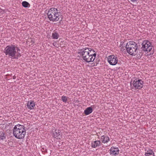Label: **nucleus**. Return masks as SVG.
Listing matches in <instances>:
<instances>
[{
    "mask_svg": "<svg viewBox=\"0 0 156 156\" xmlns=\"http://www.w3.org/2000/svg\"><path fill=\"white\" fill-rule=\"evenodd\" d=\"M92 51L95 52L92 49L85 47L80 50L78 54L81 56L84 62L88 63L94 61L96 58V53H93Z\"/></svg>",
    "mask_w": 156,
    "mask_h": 156,
    "instance_id": "1",
    "label": "nucleus"
},
{
    "mask_svg": "<svg viewBox=\"0 0 156 156\" xmlns=\"http://www.w3.org/2000/svg\"><path fill=\"white\" fill-rule=\"evenodd\" d=\"M101 140L103 144L107 143L110 140L109 137L106 135H103L101 137Z\"/></svg>",
    "mask_w": 156,
    "mask_h": 156,
    "instance_id": "12",
    "label": "nucleus"
},
{
    "mask_svg": "<svg viewBox=\"0 0 156 156\" xmlns=\"http://www.w3.org/2000/svg\"><path fill=\"white\" fill-rule=\"evenodd\" d=\"M56 42H54L53 43V45L54 46H55L56 45Z\"/></svg>",
    "mask_w": 156,
    "mask_h": 156,
    "instance_id": "21",
    "label": "nucleus"
},
{
    "mask_svg": "<svg viewBox=\"0 0 156 156\" xmlns=\"http://www.w3.org/2000/svg\"><path fill=\"white\" fill-rule=\"evenodd\" d=\"M59 37V35L58 33L54 32L52 33L51 38L53 39H57Z\"/></svg>",
    "mask_w": 156,
    "mask_h": 156,
    "instance_id": "16",
    "label": "nucleus"
},
{
    "mask_svg": "<svg viewBox=\"0 0 156 156\" xmlns=\"http://www.w3.org/2000/svg\"><path fill=\"white\" fill-rule=\"evenodd\" d=\"M132 2H137V0H130Z\"/></svg>",
    "mask_w": 156,
    "mask_h": 156,
    "instance_id": "20",
    "label": "nucleus"
},
{
    "mask_svg": "<svg viewBox=\"0 0 156 156\" xmlns=\"http://www.w3.org/2000/svg\"><path fill=\"white\" fill-rule=\"evenodd\" d=\"M16 50L18 52V51H20V49L15 45L11 44L8 45L5 48L4 53L6 55L8 56L10 58H15L17 53Z\"/></svg>",
    "mask_w": 156,
    "mask_h": 156,
    "instance_id": "4",
    "label": "nucleus"
},
{
    "mask_svg": "<svg viewBox=\"0 0 156 156\" xmlns=\"http://www.w3.org/2000/svg\"><path fill=\"white\" fill-rule=\"evenodd\" d=\"M132 84L133 86L135 89H141L144 86V81L140 79L136 78L133 81V83L131 81L130 84Z\"/></svg>",
    "mask_w": 156,
    "mask_h": 156,
    "instance_id": "7",
    "label": "nucleus"
},
{
    "mask_svg": "<svg viewBox=\"0 0 156 156\" xmlns=\"http://www.w3.org/2000/svg\"><path fill=\"white\" fill-rule=\"evenodd\" d=\"M47 15L49 20L52 22L58 21L61 16L60 12L57 9L54 8H51L48 10Z\"/></svg>",
    "mask_w": 156,
    "mask_h": 156,
    "instance_id": "3",
    "label": "nucleus"
},
{
    "mask_svg": "<svg viewBox=\"0 0 156 156\" xmlns=\"http://www.w3.org/2000/svg\"><path fill=\"white\" fill-rule=\"evenodd\" d=\"M93 112V109L91 107L87 108L84 111V113L86 115H88L91 113Z\"/></svg>",
    "mask_w": 156,
    "mask_h": 156,
    "instance_id": "15",
    "label": "nucleus"
},
{
    "mask_svg": "<svg viewBox=\"0 0 156 156\" xmlns=\"http://www.w3.org/2000/svg\"><path fill=\"white\" fill-rule=\"evenodd\" d=\"M101 142L99 140L93 141L91 143V146L92 148H95L101 146Z\"/></svg>",
    "mask_w": 156,
    "mask_h": 156,
    "instance_id": "14",
    "label": "nucleus"
},
{
    "mask_svg": "<svg viewBox=\"0 0 156 156\" xmlns=\"http://www.w3.org/2000/svg\"><path fill=\"white\" fill-rule=\"evenodd\" d=\"M22 6L25 8H28L30 7V5L29 3L26 1H23L22 3Z\"/></svg>",
    "mask_w": 156,
    "mask_h": 156,
    "instance_id": "17",
    "label": "nucleus"
},
{
    "mask_svg": "<svg viewBox=\"0 0 156 156\" xmlns=\"http://www.w3.org/2000/svg\"><path fill=\"white\" fill-rule=\"evenodd\" d=\"M61 99H62V101L63 102H65V103H66L68 100L66 96H62Z\"/></svg>",
    "mask_w": 156,
    "mask_h": 156,
    "instance_id": "19",
    "label": "nucleus"
},
{
    "mask_svg": "<svg viewBox=\"0 0 156 156\" xmlns=\"http://www.w3.org/2000/svg\"><path fill=\"white\" fill-rule=\"evenodd\" d=\"M61 131L60 130L56 129L53 133V136L57 139H60L62 137V135L60 134Z\"/></svg>",
    "mask_w": 156,
    "mask_h": 156,
    "instance_id": "10",
    "label": "nucleus"
},
{
    "mask_svg": "<svg viewBox=\"0 0 156 156\" xmlns=\"http://www.w3.org/2000/svg\"><path fill=\"white\" fill-rule=\"evenodd\" d=\"M142 48L145 53L150 52V54L152 55L154 52V49L151 43L148 40L144 41L142 44Z\"/></svg>",
    "mask_w": 156,
    "mask_h": 156,
    "instance_id": "6",
    "label": "nucleus"
},
{
    "mask_svg": "<svg viewBox=\"0 0 156 156\" xmlns=\"http://www.w3.org/2000/svg\"><path fill=\"white\" fill-rule=\"evenodd\" d=\"M145 156H154V153L153 150L147 148L145 149Z\"/></svg>",
    "mask_w": 156,
    "mask_h": 156,
    "instance_id": "11",
    "label": "nucleus"
},
{
    "mask_svg": "<svg viewBox=\"0 0 156 156\" xmlns=\"http://www.w3.org/2000/svg\"><path fill=\"white\" fill-rule=\"evenodd\" d=\"M107 58L108 62L110 65H115L118 62V58L114 55H109L108 57Z\"/></svg>",
    "mask_w": 156,
    "mask_h": 156,
    "instance_id": "8",
    "label": "nucleus"
},
{
    "mask_svg": "<svg viewBox=\"0 0 156 156\" xmlns=\"http://www.w3.org/2000/svg\"><path fill=\"white\" fill-rule=\"evenodd\" d=\"M119 150L116 147H112L109 150V154L112 156H116L119 154Z\"/></svg>",
    "mask_w": 156,
    "mask_h": 156,
    "instance_id": "9",
    "label": "nucleus"
},
{
    "mask_svg": "<svg viewBox=\"0 0 156 156\" xmlns=\"http://www.w3.org/2000/svg\"><path fill=\"white\" fill-rule=\"evenodd\" d=\"M5 136L4 133L2 132H0V140L5 139Z\"/></svg>",
    "mask_w": 156,
    "mask_h": 156,
    "instance_id": "18",
    "label": "nucleus"
},
{
    "mask_svg": "<svg viewBox=\"0 0 156 156\" xmlns=\"http://www.w3.org/2000/svg\"><path fill=\"white\" fill-rule=\"evenodd\" d=\"M13 136L16 138L19 139L24 138L26 134V130L24 126L22 125H16L12 130Z\"/></svg>",
    "mask_w": 156,
    "mask_h": 156,
    "instance_id": "2",
    "label": "nucleus"
},
{
    "mask_svg": "<svg viewBox=\"0 0 156 156\" xmlns=\"http://www.w3.org/2000/svg\"><path fill=\"white\" fill-rule=\"evenodd\" d=\"M127 52L130 55H135L138 52V46L137 44L133 41H129L126 45Z\"/></svg>",
    "mask_w": 156,
    "mask_h": 156,
    "instance_id": "5",
    "label": "nucleus"
},
{
    "mask_svg": "<svg viewBox=\"0 0 156 156\" xmlns=\"http://www.w3.org/2000/svg\"><path fill=\"white\" fill-rule=\"evenodd\" d=\"M27 106L28 109L30 110H32L34 109L35 106V104L34 101L31 100L28 101L27 103Z\"/></svg>",
    "mask_w": 156,
    "mask_h": 156,
    "instance_id": "13",
    "label": "nucleus"
}]
</instances>
